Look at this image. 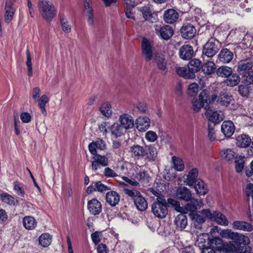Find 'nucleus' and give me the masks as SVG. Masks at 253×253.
Wrapping results in <instances>:
<instances>
[{
	"instance_id": "nucleus-21",
	"label": "nucleus",
	"mask_w": 253,
	"mask_h": 253,
	"mask_svg": "<svg viewBox=\"0 0 253 253\" xmlns=\"http://www.w3.org/2000/svg\"><path fill=\"white\" fill-rule=\"evenodd\" d=\"M209 120L214 124L218 123L223 119L224 115L222 112L208 111L205 113Z\"/></svg>"
},
{
	"instance_id": "nucleus-43",
	"label": "nucleus",
	"mask_w": 253,
	"mask_h": 253,
	"mask_svg": "<svg viewBox=\"0 0 253 253\" xmlns=\"http://www.w3.org/2000/svg\"><path fill=\"white\" fill-rule=\"evenodd\" d=\"M220 155L222 159L230 161L235 157V153L231 149H226L220 151Z\"/></svg>"
},
{
	"instance_id": "nucleus-10",
	"label": "nucleus",
	"mask_w": 253,
	"mask_h": 253,
	"mask_svg": "<svg viewBox=\"0 0 253 253\" xmlns=\"http://www.w3.org/2000/svg\"><path fill=\"white\" fill-rule=\"evenodd\" d=\"M207 94L206 90H203L200 93L199 99L194 98L192 101L193 109L195 112H199L202 108L206 109L208 107Z\"/></svg>"
},
{
	"instance_id": "nucleus-29",
	"label": "nucleus",
	"mask_w": 253,
	"mask_h": 253,
	"mask_svg": "<svg viewBox=\"0 0 253 253\" xmlns=\"http://www.w3.org/2000/svg\"><path fill=\"white\" fill-rule=\"evenodd\" d=\"M23 226L27 230H32L37 226V221L35 218L32 216H26L22 220Z\"/></svg>"
},
{
	"instance_id": "nucleus-62",
	"label": "nucleus",
	"mask_w": 253,
	"mask_h": 253,
	"mask_svg": "<svg viewBox=\"0 0 253 253\" xmlns=\"http://www.w3.org/2000/svg\"><path fill=\"white\" fill-rule=\"evenodd\" d=\"M103 174L107 178H113L118 176L117 173L113 169L109 167L105 168Z\"/></svg>"
},
{
	"instance_id": "nucleus-7",
	"label": "nucleus",
	"mask_w": 253,
	"mask_h": 253,
	"mask_svg": "<svg viewBox=\"0 0 253 253\" xmlns=\"http://www.w3.org/2000/svg\"><path fill=\"white\" fill-rule=\"evenodd\" d=\"M233 100L232 95L226 91H221L219 95H212L209 100V103L216 102L221 106L227 107Z\"/></svg>"
},
{
	"instance_id": "nucleus-1",
	"label": "nucleus",
	"mask_w": 253,
	"mask_h": 253,
	"mask_svg": "<svg viewBox=\"0 0 253 253\" xmlns=\"http://www.w3.org/2000/svg\"><path fill=\"white\" fill-rule=\"evenodd\" d=\"M233 241L224 244V249L230 253H248L251 251L249 246L251 241L249 237L244 234L237 232Z\"/></svg>"
},
{
	"instance_id": "nucleus-4",
	"label": "nucleus",
	"mask_w": 253,
	"mask_h": 253,
	"mask_svg": "<svg viewBox=\"0 0 253 253\" xmlns=\"http://www.w3.org/2000/svg\"><path fill=\"white\" fill-rule=\"evenodd\" d=\"M124 181L121 182L120 184L122 185H130L135 187L139 186L138 181L144 183H148L149 181L150 176L145 170H140L136 174H133L130 177V179L123 176L122 177Z\"/></svg>"
},
{
	"instance_id": "nucleus-46",
	"label": "nucleus",
	"mask_w": 253,
	"mask_h": 253,
	"mask_svg": "<svg viewBox=\"0 0 253 253\" xmlns=\"http://www.w3.org/2000/svg\"><path fill=\"white\" fill-rule=\"evenodd\" d=\"M111 134L116 138L123 134V128L118 123H114L110 127Z\"/></svg>"
},
{
	"instance_id": "nucleus-28",
	"label": "nucleus",
	"mask_w": 253,
	"mask_h": 253,
	"mask_svg": "<svg viewBox=\"0 0 253 253\" xmlns=\"http://www.w3.org/2000/svg\"><path fill=\"white\" fill-rule=\"evenodd\" d=\"M84 11L87 16V22L90 26L94 25L93 20V13L90 4V0H84Z\"/></svg>"
},
{
	"instance_id": "nucleus-23",
	"label": "nucleus",
	"mask_w": 253,
	"mask_h": 253,
	"mask_svg": "<svg viewBox=\"0 0 253 253\" xmlns=\"http://www.w3.org/2000/svg\"><path fill=\"white\" fill-rule=\"evenodd\" d=\"M136 126L140 131H145L150 126V121L148 118L145 116H141L136 121Z\"/></svg>"
},
{
	"instance_id": "nucleus-12",
	"label": "nucleus",
	"mask_w": 253,
	"mask_h": 253,
	"mask_svg": "<svg viewBox=\"0 0 253 253\" xmlns=\"http://www.w3.org/2000/svg\"><path fill=\"white\" fill-rule=\"evenodd\" d=\"M93 161L91 164L92 169L96 171L100 169V167H105L108 164V159L105 156L96 154L92 157Z\"/></svg>"
},
{
	"instance_id": "nucleus-58",
	"label": "nucleus",
	"mask_w": 253,
	"mask_h": 253,
	"mask_svg": "<svg viewBox=\"0 0 253 253\" xmlns=\"http://www.w3.org/2000/svg\"><path fill=\"white\" fill-rule=\"evenodd\" d=\"M214 125H213V126L210 124L208 125V137L211 141L216 140L215 131L214 129Z\"/></svg>"
},
{
	"instance_id": "nucleus-47",
	"label": "nucleus",
	"mask_w": 253,
	"mask_h": 253,
	"mask_svg": "<svg viewBox=\"0 0 253 253\" xmlns=\"http://www.w3.org/2000/svg\"><path fill=\"white\" fill-rule=\"evenodd\" d=\"M172 162L175 170L179 171H183L184 169V164L183 160L179 157L173 156Z\"/></svg>"
},
{
	"instance_id": "nucleus-35",
	"label": "nucleus",
	"mask_w": 253,
	"mask_h": 253,
	"mask_svg": "<svg viewBox=\"0 0 253 253\" xmlns=\"http://www.w3.org/2000/svg\"><path fill=\"white\" fill-rule=\"evenodd\" d=\"M215 244L217 245L215 247L216 249L214 250L212 248H203L202 253H219L221 252V250L224 249V244L222 243L221 240L217 239L215 240Z\"/></svg>"
},
{
	"instance_id": "nucleus-36",
	"label": "nucleus",
	"mask_w": 253,
	"mask_h": 253,
	"mask_svg": "<svg viewBox=\"0 0 253 253\" xmlns=\"http://www.w3.org/2000/svg\"><path fill=\"white\" fill-rule=\"evenodd\" d=\"M198 170L196 168H193L189 172L186 179V185L192 186L196 182L198 176Z\"/></svg>"
},
{
	"instance_id": "nucleus-44",
	"label": "nucleus",
	"mask_w": 253,
	"mask_h": 253,
	"mask_svg": "<svg viewBox=\"0 0 253 253\" xmlns=\"http://www.w3.org/2000/svg\"><path fill=\"white\" fill-rule=\"evenodd\" d=\"M116 249L122 253H127L131 250V246L126 241H119L116 245Z\"/></svg>"
},
{
	"instance_id": "nucleus-56",
	"label": "nucleus",
	"mask_w": 253,
	"mask_h": 253,
	"mask_svg": "<svg viewBox=\"0 0 253 253\" xmlns=\"http://www.w3.org/2000/svg\"><path fill=\"white\" fill-rule=\"evenodd\" d=\"M26 54L27 58L26 65L27 66L28 69V74L29 76L31 77L33 75V69L32 58L29 49H27L26 51Z\"/></svg>"
},
{
	"instance_id": "nucleus-41",
	"label": "nucleus",
	"mask_w": 253,
	"mask_h": 253,
	"mask_svg": "<svg viewBox=\"0 0 253 253\" xmlns=\"http://www.w3.org/2000/svg\"><path fill=\"white\" fill-rule=\"evenodd\" d=\"M59 16L60 19V24L62 30L65 33H69L71 31L72 27L69 24L66 16L63 14L59 13Z\"/></svg>"
},
{
	"instance_id": "nucleus-54",
	"label": "nucleus",
	"mask_w": 253,
	"mask_h": 253,
	"mask_svg": "<svg viewBox=\"0 0 253 253\" xmlns=\"http://www.w3.org/2000/svg\"><path fill=\"white\" fill-rule=\"evenodd\" d=\"M236 170L238 172H241L244 168V157L239 156L236 157L235 161Z\"/></svg>"
},
{
	"instance_id": "nucleus-11",
	"label": "nucleus",
	"mask_w": 253,
	"mask_h": 253,
	"mask_svg": "<svg viewBox=\"0 0 253 253\" xmlns=\"http://www.w3.org/2000/svg\"><path fill=\"white\" fill-rule=\"evenodd\" d=\"M152 43L146 38H143L141 42L142 54L146 61H149L153 56Z\"/></svg>"
},
{
	"instance_id": "nucleus-52",
	"label": "nucleus",
	"mask_w": 253,
	"mask_h": 253,
	"mask_svg": "<svg viewBox=\"0 0 253 253\" xmlns=\"http://www.w3.org/2000/svg\"><path fill=\"white\" fill-rule=\"evenodd\" d=\"M156 63L158 68L166 74L168 72L167 63L166 60L163 57H159L156 59Z\"/></svg>"
},
{
	"instance_id": "nucleus-27",
	"label": "nucleus",
	"mask_w": 253,
	"mask_h": 253,
	"mask_svg": "<svg viewBox=\"0 0 253 253\" xmlns=\"http://www.w3.org/2000/svg\"><path fill=\"white\" fill-rule=\"evenodd\" d=\"M218 58L221 62L228 63L233 59V53L227 48H224L219 52Z\"/></svg>"
},
{
	"instance_id": "nucleus-20",
	"label": "nucleus",
	"mask_w": 253,
	"mask_h": 253,
	"mask_svg": "<svg viewBox=\"0 0 253 253\" xmlns=\"http://www.w3.org/2000/svg\"><path fill=\"white\" fill-rule=\"evenodd\" d=\"M193 54V48L189 45H184L179 50V57L183 60L190 59Z\"/></svg>"
},
{
	"instance_id": "nucleus-9",
	"label": "nucleus",
	"mask_w": 253,
	"mask_h": 253,
	"mask_svg": "<svg viewBox=\"0 0 253 253\" xmlns=\"http://www.w3.org/2000/svg\"><path fill=\"white\" fill-rule=\"evenodd\" d=\"M154 28L156 34L163 40H168L173 35V30L170 26H161V25L155 24Z\"/></svg>"
},
{
	"instance_id": "nucleus-26",
	"label": "nucleus",
	"mask_w": 253,
	"mask_h": 253,
	"mask_svg": "<svg viewBox=\"0 0 253 253\" xmlns=\"http://www.w3.org/2000/svg\"><path fill=\"white\" fill-rule=\"evenodd\" d=\"M253 63L250 59H245L240 61L238 65L237 71L241 74H244L248 72L252 69Z\"/></svg>"
},
{
	"instance_id": "nucleus-30",
	"label": "nucleus",
	"mask_w": 253,
	"mask_h": 253,
	"mask_svg": "<svg viewBox=\"0 0 253 253\" xmlns=\"http://www.w3.org/2000/svg\"><path fill=\"white\" fill-rule=\"evenodd\" d=\"M251 139L248 135L242 134L236 138V145L241 148H247L251 143Z\"/></svg>"
},
{
	"instance_id": "nucleus-61",
	"label": "nucleus",
	"mask_w": 253,
	"mask_h": 253,
	"mask_svg": "<svg viewBox=\"0 0 253 253\" xmlns=\"http://www.w3.org/2000/svg\"><path fill=\"white\" fill-rule=\"evenodd\" d=\"M101 232L95 231L91 235V238L92 242L95 245H97L100 241L102 237Z\"/></svg>"
},
{
	"instance_id": "nucleus-6",
	"label": "nucleus",
	"mask_w": 253,
	"mask_h": 253,
	"mask_svg": "<svg viewBox=\"0 0 253 253\" xmlns=\"http://www.w3.org/2000/svg\"><path fill=\"white\" fill-rule=\"evenodd\" d=\"M201 213L207 218L214 221L218 224L223 226L228 225L229 221L227 218L219 211H214L212 212L210 209H204L201 211Z\"/></svg>"
},
{
	"instance_id": "nucleus-48",
	"label": "nucleus",
	"mask_w": 253,
	"mask_h": 253,
	"mask_svg": "<svg viewBox=\"0 0 253 253\" xmlns=\"http://www.w3.org/2000/svg\"><path fill=\"white\" fill-rule=\"evenodd\" d=\"M240 81L239 76L236 74H233L228 76L225 82L228 86H234L237 85Z\"/></svg>"
},
{
	"instance_id": "nucleus-51",
	"label": "nucleus",
	"mask_w": 253,
	"mask_h": 253,
	"mask_svg": "<svg viewBox=\"0 0 253 253\" xmlns=\"http://www.w3.org/2000/svg\"><path fill=\"white\" fill-rule=\"evenodd\" d=\"M100 111L101 114L106 117H110L112 114L111 106L108 102L102 103L100 107Z\"/></svg>"
},
{
	"instance_id": "nucleus-38",
	"label": "nucleus",
	"mask_w": 253,
	"mask_h": 253,
	"mask_svg": "<svg viewBox=\"0 0 253 253\" xmlns=\"http://www.w3.org/2000/svg\"><path fill=\"white\" fill-rule=\"evenodd\" d=\"M175 224L178 228L184 229L187 225V219L184 214L181 213L175 219Z\"/></svg>"
},
{
	"instance_id": "nucleus-34",
	"label": "nucleus",
	"mask_w": 253,
	"mask_h": 253,
	"mask_svg": "<svg viewBox=\"0 0 253 253\" xmlns=\"http://www.w3.org/2000/svg\"><path fill=\"white\" fill-rule=\"evenodd\" d=\"M137 209L140 211H144L147 209L148 207L147 202L141 194L133 201Z\"/></svg>"
},
{
	"instance_id": "nucleus-22",
	"label": "nucleus",
	"mask_w": 253,
	"mask_h": 253,
	"mask_svg": "<svg viewBox=\"0 0 253 253\" xmlns=\"http://www.w3.org/2000/svg\"><path fill=\"white\" fill-rule=\"evenodd\" d=\"M119 120L123 128L128 129L134 126V121L130 115L124 114L120 116Z\"/></svg>"
},
{
	"instance_id": "nucleus-3",
	"label": "nucleus",
	"mask_w": 253,
	"mask_h": 253,
	"mask_svg": "<svg viewBox=\"0 0 253 253\" xmlns=\"http://www.w3.org/2000/svg\"><path fill=\"white\" fill-rule=\"evenodd\" d=\"M170 205L166 200L161 197H158L157 201L152 205V211L153 214L157 217L163 218L165 217L168 213V207Z\"/></svg>"
},
{
	"instance_id": "nucleus-8",
	"label": "nucleus",
	"mask_w": 253,
	"mask_h": 253,
	"mask_svg": "<svg viewBox=\"0 0 253 253\" xmlns=\"http://www.w3.org/2000/svg\"><path fill=\"white\" fill-rule=\"evenodd\" d=\"M168 202L174 210L180 213H196L197 209L190 202L185 206L184 208L180 206L179 202L171 198L168 199Z\"/></svg>"
},
{
	"instance_id": "nucleus-50",
	"label": "nucleus",
	"mask_w": 253,
	"mask_h": 253,
	"mask_svg": "<svg viewBox=\"0 0 253 253\" xmlns=\"http://www.w3.org/2000/svg\"><path fill=\"white\" fill-rule=\"evenodd\" d=\"M176 72L179 76H182L185 79H192L195 77V74H193V73H190L188 70L185 67H176Z\"/></svg>"
},
{
	"instance_id": "nucleus-57",
	"label": "nucleus",
	"mask_w": 253,
	"mask_h": 253,
	"mask_svg": "<svg viewBox=\"0 0 253 253\" xmlns=\"http://www.w3.org/2000/svg\"><path fill=\"white\" fill-rule=\"evenodd\" d=\"M243 83L245 84L250 85L253 84V71L248 72L244 74L243 76Z\"/></svg>"
},
{
	"instance_id": "nucleus-13",
	"label": "nucleus",
	"mask_w": 253,
	"mask_h": 253,
	"mask_svg": "<svg viewBox=\"0 0 253 253\" xmlns=\"http://www.w3.org/2000/svg\"><path fill=\"white\" fill-rule=\"evenodd\" d=\"M15 8L14 7V2L13 0H7L5 2L4 21L6 23H10L13 18L15 12Z\"/></svg>"
},
{
	"instance_id": "nucleus-17",
	"label": "nucleus",
	"mask_w": 253,
	"mask_h": 253,
	"mask_svg": "<svg viewBox=\"0 0 253 253\" xmlns=\"http://www.w3.org/2000/svg\"><path fill=\"white\" fill-rule=\"evenodd\" d=\"M232 227L235 230L245 232H251L253 230V225L251 223L244 221H234L232 223Z\"/></svg>"
},
{
	"instance_id": "nucleus-19",
	"label": "nucleus",
	"mask_w": 253,
	"mask_h": 253,
	"mask_svg": "<svg viewBox=\"0 0 253 253\" xmlns=\"http://www.w3.org/2000/svg\"><path fill=\"white\" fill-rule=\"evenodd\" d=\"M182 37L185 39H192L196 32L194 26L191 24L183 25L180 29Z\"/></svg>"
},
{
	"instance_id": "nucleus-49",
	"label": "nucleus",
	"mask_w": 253,
	"mask_h": 253,
	"mask_svg": "<svg viewBox=\"0 0 253 253\" xmlns=\"http://www.w3.org/2000/svg\"><path fill=\"white\" fill-rule=\"evenodd\" d=\"M216 72L218 76L224 78H227L228 76L231 75L232 70L229 67L223 66L219 67L216 70Z\"/></svg>"
},
{
	"instance_id": "nucleus-24",
	"label": "nucleus",
	"mask_w": 253,
	"mask_h": 253,
	"mask_svg": "<svg viewBox=\"0 0 253 253\" xmlns=\"http://www.w3.org/2000/svg\"><path fill=\"white\" fill-rule=\"evenodd\" d=\"M178 18V13L173 9H169L166 10L164 14V21L169 24L175 22Z\"/></svg>"
},
{
	"instance_id": "nucleus-15",
	"label": "nucleus",
	"mask_w": 253,
	"mask_h": 253,
	"mask_svg": "<svg viewBox=\"0 0 253 253\" xmlns=\"http://www.w3.org/2000/svg\"><path fill=\"white\" fill-rule=\"evenodd\" d=\"M87 209L92 214L98 215L102 211V205L96 199H92L88 201Z\"/></svg>"
},
{
	"instance_id": "nucleus-32",
	"label": "nucleus",
	"mask_w": 253,
	"mask_h": 253,
	"mask_svg": "<svg viewBox=\"0 0 253 253\" xmlns=\"http://www.w3.org/2000/svg\"><path fill=\"white\" fill-rule=\"evenodd\" d=\"M240 35V37H237V43L242 42L243 44L248 45L247 42H250L252 40V37L249 34H245V32H241L239 29L236 30V35Z\"/></svg>"
},
{
	"instance_id": "nucleus-25",
	"label": "nucleus",
	"mask_w": 253,
	"mask_h": 253,
	"mask_svg": "<svg viewBox=\"0 0 253 253\" xmlns=\"http://www.w3.org/2000/svg\"><path fill=\"white\" fill-rule=\"evenodd\" d=\"M176 197L185 201H189L191 199V193L189 189L185 187H178L176 191Z\"/></svg>"
},
{
	"instance_id": "nucleus-2",
	"label": "nucleus",
	"mask_w": 253,
	"mask_h": 253,
	"mask_svg": "<svg viewBox=\"0 0 253 253\" xmlns=\"http://www.w3.org/2000/svg\"><path fill=\"white\" fill-rule=\"evenodd\" d=\"M38 7L41 16L46 21H51L57 13L53 4L47 0H40Z\"/></svg>"
},
{
	"instance_id": "nucleus-33",
	"label": "nucleus",
	"mask_w": 253,
	"mask_h": 253,
	"mask_svg": "<svg viewBox=\"0 0 253 253\" xmlns=\"http://www.w3.org/2000/svg\"><path fill=\"white\" fill-rule=\"evenodd\" d=\"M188 71L190 73H193L199 71L202 69L201 62L197 59H193L191 60L188 65Z\"/></svg>"
},
{
	"instance_id": "nucleus-18",
	"label": "nucleus",
	"mask_w": 253,
	"mask_h": 253,
	"mask_svg": "<svg viewBox=\"0 0 253 253\" xmlns=\"http://www.w3.org/2000/svg\"><path fill=\"white\" fill-rule=\"evenodd\" d=\"M105 199L110 206L114 207L119 204L120 196L116 191H109L106 194Z\"/></svg>"
},
{
	"instance_id": "nucleus-63",
	"label": "nucleus",
	"mask_w": 253,
	"mask_h": 253,
	"mask_svg": "<svg viewBox=\"0 0 253 253\" xmlns=\"http://www.w3.org/2000/svg\"><path fill=\"white\" fill-rule=\"evenodd\" d=\"M248 85H240L238 87L239 93L244 97L247 96L249 93V87Z\"/></svg>"
},
{
	"instance_id": "nucleus-16",
	"label": "nucleus",
	"mask_w": 253,
	"mask_h": 253,
	"mask_svg": "<svg viewBox=\"0 0 253 253\" xmlns=\"http://www.w3.org/2000/svg\"><path fill=\"white\" fill-rule=\"evenodd\" d=\"M139 11L142 14L143 17L144 19L151 23L156 22L157 20V15L156 13L151 12L150 7L145 5L140 7Z\"/></svg>"
},
{
	"instance_id": "nucleus-40",
	"label": "nucleus",
	"mask_w": 253,
	"mask_h": 253,
	"mask_svg": "<svg viewBox=\"0 0 253 253\" xmlns=\"http://www.w3.org/2000/svg\"><path fill=\"white\" fill-rule=\"evenodd\" d=\"M130 152L133 157L139 158L145 156V150L143 147L139 145H134L131 147Z\"/></svg>"
},
{
	"instance_id": "nucleus-59",
	"label": "nucleus",
	"mask_w": 253,
	"mask_h": 253,
	"mask_svg": "<svg viewBox=\"0 0 253 253\" xmlns=\"http://www.w3.org/2000/svg\"><path fill=\"white\" fill-rule=\"evenodd\" d=\"M95 187L96 191L101 193H103L111 190L110 187L103 184L100 181L95 182Z\"/></svg>"
},
{
	"instance_id": "nucleus-5",
	"label": "nucleus",
	"mask_w": 253,
	"mask_h": 253,
	"mask_svg": "<svg viewBox=\"0 0 253 253\" xmlns=\"http://www.w3.org/2000/svg\"><path fill=\"white\" fill-rule=\"evenodd\" d=\"M220 43L214 38H211L204 45L203 49V55L212 58L220 49Z\"/></svg>"
},
{
	"instance_id": "nucleus-53",
	"label": "nucleus",
	"mask_w": 253,
	"mask_h": 253,
	"mask_svg": "<svg viewBox=\"0 0 253 253\" xmlns=\"http://www.w3.org/2000/svg\"><path fill=\"white\" fill-rule=\"evenodd\" d=\"M237 232L233 231L231 229H227L222 230L220 233V235L224 238L231 239L233 241Z\"/></svg>"
},
{
	"instance_id": "nucleus-45",
	"label": "nucleus",
	"mask_w": 253,
	"mask_h": 253,
	"mask_svg": "<svg viewBox=\"0 0 253 253\" xmlns=\"http://www.w3.org/2000/svg\"><path fill=\"white\" fill-rule=\"evenodd\" d=\"M51 241L52 236L48 233L42 234L39 239L40 244L43 247H46L50 245Z\"/></svg>"
},
{
	"instance_id": "nucleus-39",
	"label": "nucleus",
	"mask_w": 253,
	"mask_h": 253,
	"mask_svg": "<svg viewBox=\"0 0 253 253\" xmlns=\"http://www.w3.org/2000/svg\"><path fill=\"white\" fill-rule=\"evenodd\" d=\"M215 65L214 62L210 61L205 62L202 65V70L206 75H211L215 71Z\"/></svg>"
},
{
	"instance_id": "nucleus-60",
	"label": "nucleus",
	"mask_w": 253,
	"mask_h": 253,
	"mask_svg": "<svg viewBox=\"0 0 253 253\" xmlns=\"http://www.w3.org/2000/svg\"><path fill=\"white\" fill-rule=\"evenodd\" d=\"M198 85L196 83H193L189 84L188 88V94L190 96H195L198 91Z\"/></svg>"
},
{
	"instance_id": "nucleus-31",
	"label": "nucleus",
	"mask_w": 253,
	"mask_h": 253,
	"mask_svg": "<svg viewBox=\"0 0 253 253\" xmlns=\"http://www.w3.org/2000/svg\"><path fill=\"white\" fill-rule=\"evenodd\" d=\"M189 214L193 221V226L197 229H201L202 224L205 221L204 217L196 213H189Z\"/></svg>"
},
{
	"instance_id": "nucleus-64",
	"label": "nucleus",
	"mask_w": 253,
	"mask_h": 253,
	"mask_svg": "<svg viewBox=\"0 0 253 253\" xmlns=\"http://www.w3.org/2000/svg\"><path fill=\"white\" fill-rule=\"evenodd\" d=\"M157 138V134L153 131H148L145 134V138L149 142H154Z\"/></svg>"
},
{
	"instance_id": "nucleus-55",
	"label": "nucleus",
	"mask_w": 253,
	"mask_h": 253,
	"mask_svg": "<svg viewBox=\"0 0 253 253\" xmlns=\"http://www.w3.org/2000/svg\"><path fill=\"white\" fill-rule=\"evenodd\" d=\"M1 201L9 205H14L17 200L8 194L3 193L0 195Z\"/></svg>"
},
{
	"instance_id": "nucleus-42",
	"label": "nucleus",
	"mask_w": 253,
	"mask_h": 253,
	"mask_svg": "<svg viewBox=\"0 0 253 253\" xmlns=\"http://www.w3.org/2000/svg\"><path fill=\"white\" fill-rule=\"evenodd\" d=\"M148 150L145 152L146 159L150 162L155 161L157 156V151L156 147L153 146H148Z\"/></svg>"
},
{
	"instance_id": "nucleus-37",
	"label": "nucleus",
	"mask_w": 253,
	"mask_h": 253,
	"mask_svg": "<svg viewBox=\"0 0 253 253\" xmlns=\"http://www.w3.org/2000/svg\"><path fill=\"white\" fill-rule=\"evenodd\" d=\"M194 184V188L197 194L204 195L207 193L208 187L203 181L199 179Z\"/></svg>"
},
{
	"instance_id": "nucleus-14",
	"label": "nucleus",
	"mask_w": 253,
	"mask_h": 253,
	"mask_svg": "<svg viewBox=\"0 0 253 253\" xmlns=\"http://www.w3.org/2000/svg\"><path fill=\"white\" fill-rule=\"evenodd\" d=\"M235 125L231 121H224L221 126V131L225 137L230 138L235 132Z\"/></svg>"
}]
</instances>
